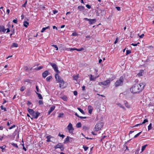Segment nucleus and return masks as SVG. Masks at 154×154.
<instances>
[{"label":"nucleus","mask_w":154,"mask_h":154,"mask_svg":"<svg viewBox=\"0 0 154 154\" xmlns=\"http://www.w3.org/2000/svg\"><path fill=\"white\" fill-rule=\"evenodd\" d=\"M145 85L143 83L139 84H135L130 88V91L133 94L139 93L142 91Z\"/></svg>","instance_id":"nucleus-1"},{"label":"nucleus","mask_w":154,"mask_h":154,"mask_svg":"<svg viewBox=\"0 0 154 154\" xmlns=\"http://www.w3.org/2000/svg\"><path fill=\"white\" fill-rule=\"evenodd\" d=\"M124 81L123 77L122 76H121L119 79L117 80L115 83V86L116 87H117L119 86H122L123 84Z\"/></svg>","instance_id":"nucleus-2"},{"label":"nucleus","mask_w":154,"mask_h":154,"mask_svg":"<svg viewBox=\"0 0 154 154\" xmlns=\"http://www.w3.org/2000/svg\"><path fill=\"white\" fill-rule=\"evenodd\" d=\"M103 124L101 122H98L95 125L94 129L96 131H98L103 128Z\"/></svg>","instance_id":"nucleus-3"},{"label":"nucleus","mask_w":154,"mask_h":154,"mask_svg":"<svg viewBox=\"0 0 154 154\" xmlns=\"http://www.w3.org/2000/svg\"><path fill=\"white\" fill-rule=\"evenodd\" d=\"M49 64L52 66L54 71L57 73H60V72L58 69L57 66L56 64L51 63H49Z\"/></svg>","instance_id":"nucleus-4"},{"label":"nucleus","mask_w":154,"mask_h":154,"mask_svg":"<svg viewBox=\"0 0 154 154\" xmlns=\"http://www.w3.org/2000/svg\"><path fill=\"white\" fill-rule=\"evenodd\" d=\"M67 128L69 131V132L70 133H72L74 129L72 127V125L71 123H69V124L67 126Z\"/></svg>","instance_id":"nucleus-5"},{"label":"nucleus","mask_w":154,"mask_h":154,"mask_svg":"<svg viewBox=\"0 0 154 154\" xmlns=\"http://www.w3.org/2000/svg\"><path fill=\"white\" fill-rule=\"evenodd\" d=\"M110 83V80L109 79L107 80L106 81H105L103 82H100L98 83V85H101L106 86L108 84H109Z\"/></svg>","instance_id":"nucleus-6"},{"label":"nucleus","mask_w":154,"mask_h":154,"mask_svg":"<svg viewBox=\"0 0 154 154\" xmlns=\"http://www.w3.org/2000/svg\"><path fill=\"white\" fill-rule=\"evenodd\" d=\"M55 149L60 148L61 150H63L64 148L63 147V145L61 143H59L56 145L54 147Z\"/></svg>","instance_id":"nucleus-7"},{"label":"nucleus","mask_w":154,"mask_h":154,"mask_svg":"<svg viewBox=\"0 0 154 154\" xmlns=\"http://www.w3.org/2000/svg\"><path fill=\"white\" fill-rule=\"evenodd\" d=\"M40 114V113L38 112H35L33 114V115H32V116L33 117L32 118H31V119L32 120L33 118L37 119L39 115Z\"/></svg>","instance_id":"nucleus-8"},{"label":"nucleus","mask_w":154,"mask_h":154,"mask_svg":"<svg viewBox=\"0 0 154 154\" xmlns=\"http://www.w3.org/2000/svg\"><path fill=\"white\" fill-rule=\"evenodd\" d=\"M55 78L56 80L59 82L63 80V79L59 76L58 73L55 74Z\"/></svg>","instance_id":"nucleus-9"},{"label":"nucleus","mask_w":154,"mask_h":154,"mask_svg":"<svg viewBox=\"0 0 154 154\" xmlns=\"http://www.w3.org/2000/svg\"><path fill=\"white\" fill-rule=\"evenodd\" d=\"M49 75L48 71L46 70L44 71L42 74V77L43 78H46Z\"/></svg>","instance_id":"nucleus-10"},{"label":"nucleus","mask_w":154,"mask_h":154,"mask_svg":"<svg viewBox=\"0 0 154 154\" xmlns=\"http://www.w3.org/2000/svg\"><path fill=\"white\" fill-rule=\"evenodd\" d=\"M59 87L60 88H63L65 87V86H64V82L63 80L59 82Z\"/></svg>","instance_id":"nucleus-11"},{"label":"nucleus","mask_w":154,"mask_h":154,"mask_svg":"<svg viewBox=\"0 0 154 154\" xmlns=\"http://www.w3.org/2000/svg\"><path fill=\"white\" fill-rule=\"evenodd\" d=\"M55 106H52L50 108V109L48 112V115H49L50 113L54 109Z\"/></svg>","instance_id":"nucleus-12"},{"label":"nucleus","mask_w":154,"mask_h":154,"mask_svg":"<svg viewBox=\"0 0 154 154\" xmlns=\"http://www.w3.org/2000/svg\"><path fill=\"white\" fill-rule=\"evenodd\" d=\"M98 11H99V12L100 14V15L102 16H103V15L105 14V10L104 9L101 10L100 9H99Z\"/></svg>","instance_id":"nucleus-13"},{"label":"nucleus","mask_w":154,"mask_h":154,"mask_svg":"<svg viewBox=\"0 0 154 154\" xmlns=\"http://www.w3.org/2000/svg\"><path fill=\"white\" fill-rule=\"evenodd\" d=\"M6 29H5V27L4 26H0V32H5L6 31Z\"/></svg>","instance_id":"nucleus-14"},{"label":"nucleus","mask_w":154,"mask_h":154,"mask_svg":"<svg viewBox=\"0 0 154 154\" xmlns=\"http://www.w3.org/2000/svg\"><path fill=\"white\" fill-rule=\"evenodd\" d=\"M70 139V137L69 136H67L64 140V143H69L70 142V140H69Z\"/></svg>","instance_id":"nucleus-15"},{"label":"nucleus","mask_w":154,"mask_h":154,"mask_svg":"<svg viewBox=\"0 0 154 154\" xmlns=\"http://www.w3.org/2000/svg\"><path fill=\"white\" fill-rule=\"evenodd\" d=\"M28 110L29 112L30 115H33L34 113V112L32 109L28 108Z\"/></svg>","instance_id":"nucleus-16"},{"label":"nucleus","mask_w":154,"mask_h":154,"mask_svg":"<svg viewBox=\"0 0 154 154\" xmlns=\"http://www.w3.org/2000/svg\"><path fill=\"white\" fill-rule=\"evenodd\" d=\"M97 78V77H93L92 75H91L89 76L90 80V81H95Z\"/></svg>","instance_id":"nucleus-17"},{"label":"nucleus","mask_w":154,"mask_h":154,"mask_svg":"<svg viewBox=\"0 0 154 154\" xmlns=\"http://www.w3.org/2000/svg\"><path fill=\"white\" fill-rule=\"evenodd\" d=\"M95 19H90L89 22V24H91L94 23L95 22Z\"/></svg>","instance_id":"nucleus-18"},{"label":"nucleus","mask_w":154,"mask_h":154,"mask_svg":"<svg viewBox=\"0 0 154 154\" xmlns=\"http://www.w3.org/2000/svg\"><path fill=\"white\" fill-rule=\"evenodd\" d=\"M78 9L80 11H82L85 8L82 6H79L78 7Z\"/></svg>","instance_id":"nucleus-19"},{"label":"nucleus","mask_w":154,"mask_h":154,"mask_svg":"<svg viewBox=\"0 0 154 154\" xmlns=\"http://www.w3.org/2000/svg\"><path fill=\"white\" fill-rule=\"evenodd\" d=\"M52 137L51 135L47 136L46 137V138L47 139V141L48 142H51V140H50V139Z\"/></svg>","instance_id":"nucleus-20"},{"label":"nucleus","mask_w":154,"mask_h":154,"mask_svg":"<svg viewBox=\"0 0 154 154\" xmlns=\"http://www.w3.org/2000/svg\"><path fill=\"white\" fill-rule=\"evenodd\" d=\"M125 104L126 107L128 108H130V105L127 101H126V102L125 103Z\"/></svg>","instance_id":"nucleus-21"},{"label":"nucleus","mask_w":154,"mask_h":154,"mask_svg":"<svg viewBox=\"0 0 154 154\" xmlns=\"http://www.w3.org/2000/svg\"><path fill=\"white\" fill-rule=\"evenodd\" d=\"M52 78L51 76H49L46 78V80L47 82H49L52 79Z\"/></svg>","instance_id":"nucleus-22"},{"label":"nucleus","mask_w":154,"mask_h":154,"mask_svg":"<svg viewBox=\"0 0 154 154\" xmlns=\"http://www.w3.org/2000/svg\"><path fill=\"white\" fill-rule=\"evenodd\" d=\"M23 23L24 26L26 27H27L28 25H29V23H28L26 21H24Z\"/></svg>","instance_id":"nucleus-23"},{"label":"nucleus","mask_w":154,"mask_h":154,"mask_svg":"<svg viewBox=\"0 0 154 154\" xmlns=\"http://www.w3.org/2000/svg\"><path fill=\"white\" fill-rule=\"evenodd\" d=\"M61 98L63 100L66 101L67 100V98L66 96H63L61 97Z\"/></svg>","instance_id":"nucleus-24"},{"label":"nucleus","mask_w":154,"mask_h":154,"mask_svg":"<svg viewBox=\"0 0 154 154\" xmlns=\"http://www.w3.org/2000/svg\"><path fill=\"white\" fill-rule=\"evenodd\" d=\"M147 146V145L146 144L142 146L141 149V152H142L145 150L146 147Z\"/></svg>","instance_id":"nucleus-25"},{"label":"nucleus","mask_w":154,"mask_h":154,"mask_svg":"<svg viewBox=\"0 0 154 154\" xmlns=\"http://www.w3.org/2000/svg\"><path fill=\"white\" fill-rule=\"evenodd\" d=\"M117 105H118L119 106L122 108L124 110L125 109V108L124 106H122L121 103H117Z\"/></svg>","instance_id":"nucleus-26"},{"label":"nucleus","mask_w":154,"mask_h":154,"mask_svg":"<svg viewBox=\"0 0 154 154\" xmlns=\"http://www.w3.org/2000/svg\"><path fill=\"white\" fill-rule=\"evenodd\" d=\"M143 72V70H140V72L137 74L138 76L140 77L142 75V73Z\"/></svg>","instance_id":"nucleus-27"},{"label":"nucleus","mask_w":154,"mask_h":154,"mask_svg":"<svg viewBox=\"0 0 154 154\" xmlns=\"http://www.w3.org/2000/svg\"><path fill=\"white\" fill-rule=\"evenodd\" d=\"M18 46V44L16 43H13L11 45L12 47H17Z\"/></svg>","instance_id":"nucleus-28"},{"label":"nucleus","mask_w":154,"mask_h":154,"mask_svg":"<svg viewBox=\"0 0 154 154\" xmlns=\"http://www.w3.org/2000/svg\"><path fill=\"white\" fill-rule=\"evenodd\" d=\"M36 94L38 95V96L39 99H42L43 98H42L41 95L40 94L38 93H37V92H36Z\"/></svg>","instance_id":"nucleus-29"},{"label":"nucleus","mask_w":154,"mask_h":154,"mask_svg":"<svg viewBox=\"0 0 154 154\" xmlns=\"http://www.w3.org/2000/svg\"><path fill=\"white\" fill-rule=\"evenodd\" d=\"M77 109L82 114H85V112H84L83 110L81 109L80 108H78Z\"/></svg>","instance_id":"nucleus-30"},{"label":"nucleus","mask_w":154,"mask_h":154,"mask_svg":"<svg viewBox=\"0 0 154 154\" xmlns=\"http://www.w3.org/2000/svg\"><path fill=\"white\" fill-rule=\"evenodd\" d=\"M81 127V124L80 122H78L76 125V127L78 128H80Z\"/></svg>","instance_id":"nucleus-31"},{"label":"nucleus","mask_w":154,"mask_h":154,"mask_svg":"<svg viewBox=\"0 0 154 154\" xmlns=\"http://www.w3.org/2000/svg\"><path fill=\"white\" fill-rule=\"evenodd\" d=\"M43 68V66H40L39 67H37L36 68H35V69L36 70H39L42 69Z\"/></svg>","instance_id":"nucleus-32"},{"label":"nucleus","mask_w":154,"mask_h":154,"mask_svg":"<svg viewBox=\"0 0 154 154\" xmlns=\"http://www.w3.org/2000/svg\"><path fill=\"white\" fill-rule=\"evenodd\" d=\"M26 89V88L24 86H22L20 88V90L21 91H23Z\"/></svg>","instance_id":"nucleus-33"},{"label":"nucleus","mask_w":154,"mask_h":154,"mask_svg":"<svg viewBox=\"0 0 154 154\" xmlns=\"http://www.w3.org/2000/svg\"><path fill=\"white\" fill-rule=\"evenodd\" d=\"M79 78L78 76V75H75L73 76V79L74 80H77Z\"/></svg>","instance_id":"nucleus-34"},{"label":"nucleus","mask_w":154,"mask_h":154,"mask_svg":"<svg viewBox=\"0 0 154 154\" xmlns=\"http://www.w3.org/2000/svg\"><path fill=\"white\" fill-rule=\"evenodd\" d=\"M64 114L63 113H60L58 116V117L59 118H63V115Z\"/></svg>","instance_id":"nucleus-35"},{"label":"nucleus","mask_w":154,"mask_h":154,"mask_svg":"<svg viewBox=\"0 0 154 154\" xmlns=\"http://www.w3.org/2000/svg\"><path fill=\"white\" fill-rule=\"evenodd\" d=\"M11 144L14 147H15L17 148L18 147L17 144L16 143H11Z\"/></svg>","instance_id":"nucleus-36"},{"label":"nucleus","mask_w":154,"mask_h":154,"mask_svg":"<svg viewBox=\"0 0 154 154\" xmlns=\"http://www.w3.org/2000/svg\"><path fill=\"white\" fill-rule=\"evenodd\" d=\"M0 108L2 110H4L5 111H7L5 107H4L2 105L0 106Z\"/></svg>","instance_id":"nucleus-37"},{"label":"nucleus","mask_w":154,"mask_h":154,"mask_svg":"<svg viewBox=\"0 0 154 154\" xmlns=\"http://www.w3.org/2000/svg\"><path fill=\"white\" fill-rule=\"evenodd\" d=\"M148 122V120L147 119H145L143 121V122L142 123H141V124H142H142H144L146 122Z\"/></svg>","instance_id":"nucleus-38"},{"label":"nucleus","mask_w":154,"mask_h":154,"mask_svg":"<svg viewBox=\"0 0 154 154\" xmlns=\"http://www.w3.org/2000/svg\"><path fill=\"white\" fill-rule=\"evenodd\" d=\"M152 123H151L148 126V130L149 131L152 128Z\"/></svg>","instance_id":"nucleus-39"},{"label":"nucleus","mask_w":154,"mask_h":154,"mask_svg":"<svg viewBox=\"0 0 154 154\" xmlns=\"http://www.w3.org/2000/svg\"><path fill=\"white\" fill-rule=\"evenodd\" d=\"M142 131H141L137 134H136V135H135L134 137V138H136L141 133Z\"/></svg>","instance_id":"nucleus-40"},{"label":"nucleus","mask_w":154,"mask_h":154,"mask_svg":"<svg viewBox=\"0 0 154 154\" xmlns=\"http://www.w3.org/2000/svg\"><path fill=\"white\" fill-rule=\"evenodd\" d=\"M131 53V51L130 50H126V55H127Z\"/></svg>","instance_id":"nucleus-41"},{"label":"nucleus","mask_w":154,"mask_h":154,"mask_svg":"<svg viewBox=\"0 0 154 154\" xmlns=\"http://www.w3.org/2000/svg\"><path fill=\"white\" fill-rule=\"evenodd\" d=\"M76 50L78 51H81L84 50V48H81L79 49L76 48Z\"/></svg>","instance_id":"nucleus-42"},{"label":"nucleus","mask_w":154,"mask_h":154,"mask_svg":"<svg viewBox=\"0 0 154 154\" xmlns=\"http://www.w3.org/2000/svg\"><path fill=\"white\" fill-rule=\"evenodd\" d=\"M99 12V11L98 10L97 11L96 13V14L97 16H99L100 15V14Z\"/></svg>","instance_id":"nucleus-43"},{"label":"nucleus","mask_w":154,"mask_h":154,"mask_svg":"<svg viewBox=\"0 0 154 154\" xmlns=\"http://www.w3.org/2000/svg\"><path fill=\"white\" fill-rule=\"evenodd\" d=\"M52 46L54 47L55 48H56V50H58V48L56 45H52Z\"/></svg>","instance_id":"nucleus-44"},{"label":"nucleus","mask_w":154,"mask_h":154,"mask_svg":"<svg viewBox=\"0 0 154 154\" xmlns=\"http://www.w3.org/2000/svg\"><path fill=\"white\" fill-rule=\"evenodd\" d=\"M83 148L85 151H86L88 148V147L83 146Z\"/></svg>","instance_id":"nucleus-45"},{"label":"nucleus","mask_w":154,"mask_h":154,"mask_svg":"<svg viewBox=\"0 0 154 154\" xmlns=\"http://www.w3.org/2000/svg\"><path fill=\"white\" fill-rule=\"evenodd\" d=\"M5 146H0V148H1L2 149V151H3V150L5 149Z\"/></svg>","instance_id":"nucleus-46"},{"label":"nucleus","mask_w":154,"mask_h":154,"mask_svg":"<svg viewBox=\"0 0 154 154\" xmlns=\"http://www.w3.org/2000/svg\"><path fill=\"white\" fill-rule=\"evenodd\" d=\"M16 127V126L15 125H14L10 127L9 128V129H11L14 128H15Z\"/></svg>","instance_id":"nucleus-47"},{"label":"nucleus","mask_w":154,"mask_h":154,"mask_svg":"<svg viewBox=\"0 0 154 154\" xmlns=\"http://www.w3.org/2000/svg\"><path fill=\"white\" fill-rule=\"evenodd\" d=\"M69 49H70V51H74V50H76V48H69Z\"/></svg>","instance_id":"nucleus-48"},{"label":"nucleus","mask_w":154,"mask_h":154,"mask_svg":"<svg viewBox=\"0 0 154 154\" xmlns=\"http://www.w3.org/2000/svg\"><path fill=\"white\" fill-rule=\"evenodd\" d=\"M27 1H26V2H25V3H24V4H23V5H22V6L23 7H25L26 6V4H27Z\"/></svg>","instance_id":"nucleus-49"},{"label":"nucleus","mask_w":154,"mask_h":154,"mask_svg":"<svg viewBox=\"0 0 154 154\" xmlns=\"http://www.w3.org/2000/svg\"><path fill=\"white\" fill-rule=\"evenodd\" d=\"M86 6L87 8H88V9H90L91 8V6L88 4L86 5Z\"/></svg>","instance_id":"nucleus-50"},{"label":"nucleus","mask_w":154,"mask_h":154,"mask_svg":"<svg viewBox=\"0 0 154 154\" xmlns=\"http://www.w3.org/2000/svg\"><path fill=\"white\" fill-rule=\"evenodd\" d=\"M39 103L40 105H42L43 104V101L42 100H39Z\"/></svg>","instance_id":"nucleus-51"},{"label":"nucleus","mask_w":154,"mask_h":154,"mask_svg":"<svg viewBox=\"0 0 154 154\" xmlns=\"http://www.w3.org/2000/svg\"><path fill=\"white\" fill-rule=\"evenodd\" d=\"M24 69H25V70L27 71H28V66H25L24 67Z\"/></svg>","instance_id":"nucleus-52"},{"label":"nucleus","mask_w":154,"mask_h":154,"mask_svg":"<svg viewBox=\"0 0 154 154\" xmlns=\"http://www.w3.org/2000/svg\"><path fill=\"white\" fill-rule=\"evenodd\" d=\"M77 34L76 32H73L72 33V35L73 36H76Z\"/></svg>","instance_id":"nucleus-53"},{"label":"nucleus","mask_w":154,"mask_h":154,"mask_svg":"<svg viewBox=\"0 0 154 154\" xmlns=\"http://www.w3.org/2000/svg\"><path fill=\"white\" fill-rule=\"evenodd\" d=\"M30 80L29 79H26L24 81L25 82H30Z\"/></svg>","instance_id":"nucleus-54"},{"label":"nucleus","mask_w":154,"mask_h":154,"mask_svg":"<svg viewBox=\"0 0 154 154\" xmlns=\"http://www.w3.org/2000/svg\"><path fill=\"white\" fill-rule=\"evenodd\" d=\"M45 30H46V29H45V27L43 28L42 29V30H41V32H42H42H44V31Z\"/></svg>","instance_id":"nucleus-55"},{"label":"nucleus","mask_w":154,"mask_h":154,"mask_svg":"<svg viewBox=\"0 0 154 154\" xmlns=\"http://www.w3.org/2000/svg\"><path fill=\"white\" fill-rule=\"evenodd\" d=\"M144 36V34H142L141 35H139V37L140 38H143Z\"/></svg>","instance_id":"nucleus-56"},{"label":"nucleus","mask_w":154,"mask_h":154,"mask_svg":"<svg viewBox=\"0 0 154 154\" xmlns=\"http://www.w3.org/2000/svg\"><path fill=\"white\" fill-rule=\"evenodd\" d=\"M53 14H55L57 13L58 11H56V10H54L53 11Z\"/></svg>","instance_id":"nucleus-57"},{"label":"nucleus","mask_w":154,"mask_h":154,"mask_svg":"<svg viewBox=\"0 0 154 154\" xmlns=\"http://www.w3.org/2000/svg\"><path fill=\"white\" fill-rule=\"evenodd\" d=\"M13 22L15 23H17V19H14L13 20Z\"/></svg>","instance_id":"nucleus-58"},{"label":"nucleus","mask_w":154,"mask_h":154,"mask_svg":"<svg viewBox=\"0 0 154 154\" xmlns=\"http://www.w3.org/2000/svg\"><path fill=\"white\" fill-rule=\"evenodd\" d=\"M73 139L72 138L70 137L69 140H70L69 142H71L73 141Z\"/></svg>","instance_id":"nucleus-59"},{"label":"nucleus","mask_w":154,"mask_h":154,"mask_svg":"<svg viewBox=\"0 0 154 154\" xmlns=\"http://www.w3.org/2000/svg\"><path fill=\"white\" fill-rule=\"evenodd\" d=\"M116 8L117 9V10L118 11H119L120 10V7H116Z\"/></svg>","instance_id":"nucleus-60"},{"label":"nucleus","mask_w":154,"mask_h":154,"mask_svg":"<svg viewBox=\"0 0 154 154\" xmlns=\"http://www.w3.org/2000/svg\"><path fill=\"white\" fill-rule=\"evenodd\" d=\"M74 94L76 96L77 94V92L76 91H75L73 92Z\"/></svg>","instance_id":"nucleus-61"},{"label":"nucleus","mask_w":154,"mask_h":154,"mask_svg":"<svg viewBox=\"0 0 154 154\" xmlns=\"http://www.w3.org/2000/svg\"><path fill=\"white\" fill-rule=\"evenodd\" d=\"M36 89L37 91V92H39V89L38 86H36Z\"/></svg>","instance_id":"nucleus-62"},{"label":"nucleus","mask_w":154,"mask_h":154,"mask_svg":"<svg viewBox=\"0 0 154 154\" xmlns=\"http://www.w3.org/2000/svg\"><path fill=\"white\" fill-rule=\"evenodd\" d=\"M90 19H88L87 18H85L84 19V20H85L88 21H89Z\"/></svg>","instance_id":"nucleus-63"},{"label":"nucleus","mask_w":154,"mask_h":154,"mask_svg":"<svg viewBox=\"0 0 154 154\" xmlns=\"http://www.w3.org/2000/svg\"><path fill=\"white\" fill-rule=\"evenodd\" d=\"M60 137H61L62 138H63L64 137L65 135L63 134H61Z\"/></svg>","instance_id":"nucleus-64"}]
</instances>
